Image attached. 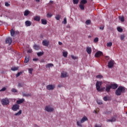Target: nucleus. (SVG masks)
Returning a JSON list of instances; mask_svg holds the SVG:
<instances>
[{
    "label": "nucleus",
    "mask_w": 127,
    "mask_h": 127,
    "mask_svg": "<svg viewBox=\"0 0 127 127\" xmlns=\"http://www.w3.org/2000/svg\"><path fill=\"white\" fill-rule=\"evenodd\" d=\"M68 75L67 74V72L64 71L62 72L61 75V78H66V77H67Z\"/></svg>",
    "instance_id": "obj_12"
},
{
    "label": "nucleus",
    "mask_w": 127,
    "mask_h": 127,
    "mask_svg": "<svg viewBox=\"0 0 127 127\" xmlns=\"http://www.w3.org/2000/svg\"><path fill=\"white\" fill-rule=\"evenodd\" d=\"M111 89H112V88L111 87V85H107L106 86L105 91L107 93H110Z\"/></svg>",
    "instance_id": "obj_14"
},
{
    "label": "nucleus",
    "mask_w": 127,
    "mask_h": 127,
    "mask_svg": "<svg viewBox=\"0 0 127 127\" xmlns=\"http://www.w3.org/2000/svg\"><path fill=\"white\" fill-rule=\"evenodd\" d=\"M14 34H15V31H14V30H13V29H11V30H10L11 36H12V37L14 36Z\"/></svg>",
    "instance_id": "obj_19"
},
{
    "label": "nucleus",
    "mask_w": 127,
    "mask_h": 127,
    "mask_svg": "<svg viewBox=\"0 0 127 127\" xmlns=\"http://www.w3.org/2000/svg\"><path fill=\"white\" fill-rule=\"evenodd\" d=\"M93 113H95V114H97L98 112L96 110H94L93 111Z\"/></svg>",
    "instance_id": "obj_62"
},
{
    "label": "nucleus",
    "mask_w": 127,
    "mask_h": 127,
    "mask_svg": "<svg viewBox=\"0 0 127 127\" xmlns=\"http://www.w3.org/2000/svg\"><path fill=\"white\" fill-rule=\"evenodd\" d=\"M53 66H54L53 64H46V68H50V67H53Z\"/></svg>",
    "instance_id": "obj_25"
},
{
    "label": "nucleus",
    "mask_w": 127,
    "mask_h": 127,
    "mask_svg": "<svg viewBox=\"0 0 127 127\" xmlns=\"http://www.w3.org/2000/svg\"><path fill=\"white\" fill-rule=\"evenodd\" d=\"M99 28H100V29H101V30H104V28H105V27L103 26V27H102V26H100V27H99Z\"/></svg>",
    "instance_id": "obj_55"
},
{
    "label": "nucleus",
    "mask_w": 127,
    "mask_h": 127,
    "mask_svg": "<svg viewBox=\"0 0 127 127\" xmlns=\"http://www.w3.org/2000/svg\"><path fill=\"white\" fill-rule=\"evenodd\" d=\"M106 45L107 47H111V46H113V43H112V42L107 43Z\"/></svg>",
    "instance_id": "obj_29"
},
{
    "label": "nucleus",
    "mask_w": 127,
    "mask_h": 127,
    "mask_svg": "<svg viewBox=\"0 0 127 127\" xmlns=\"http://www.w3.org/2000/svg\"><path fill=\"white\" fill-rule=\"evenodd\" d=\"M63 55L64 57H67V56H68V52H64L63 53Z\"/></svg>",
    "instance_id": "obj_30"
},
{
    "label": "nucleus",
    "mask_w": 127,
    "mask_h": 127,
    "mask_svg": "<svg viewBox=\"0 0 127 127\" xmlns=\"http://www.w3.org/2000/svg\"><path fill=\"white\" fill-rule=\"evenodd\" d=\"M22 74V72H18L16 75V78L19 77V76H20V75H21Z\"/></svg>",
    "instance_id": "obj_38"
},
{
    "label": "nucleus",
    "mask_w": 127,
    "mask_h": 127,
    "mask_svg": "<svg viewBox=\"0 0 127 127\" xmlns=\"http://www.w3.org/2000/svg\"><path fill=\"white\" fill-rule=\"evenodd\" d=\"M126 89L123 86H119L118 89L116 90L115 95L116 96H121L123 93H125Z\"/></svg>",
    "instance_id": "obj_2"
},
{
    "label": "nucleus",
    "mask_w": 127,
    "mask_h": 127,
    "mask_svg": "<svg viewBox=\"0 0 127 127\" xmlns=\"http://www.w3.org/2000/svg\"><path fill=\"white\" fill-rule=\"evenodd\" d=\"M41 22H42V24H44V25L47 24V21L45 19H42Z\"/></svg>",
    "instance_id": "obj_27"
},
{
    "label": "nucleus",
    "mask_w": 127,
    "mask_h": 127,
    "mask_svg": "<svg viewBox=\"0 0 127 127\" xmlns=\"http://www.w3.org/2000/svg\"><path fill=\"white\" fill-rule=\"evenodd\" d=\"M34 20H35L36 21H40V16H36L34 18Z\"/></svg>",
    "instance_id": "obj_17"
},
{
    "label": "nucleus",
    "mask_w": 127,
    "mask_h": 127,
    "mask_svg": "<svg viewBox=\"0 0 127 127\" xmlns=\"http://www.w3.org/2000/svg\"><path fill=\"white\" fill-rule=\"evenodd\" d=\"M116 118H112L111 119V123H113L114 122H116Z\"/></svg>",
    "instance_id": "obj_48"
},
{
    "label": "nucleus",
    "mask_w": 127,
    "mask_h": 127,
    "mask_svg": "<svg viewBox=\"0 0 127 127\" xmlns=\"http://www.w3.org/2000/svg\"><path fill=\"white\" fill-rule=\"evenodd\" d=\"M22 113V110H19L17 113L14 114V116H20V115Z\"/></svg>",
    "instance_id": "obj_26"
},
{
    "label": "nucleus",
    "mask_w": 127,
    "mask_h": 127,
    "mask_svg": "<svg viewBox=\"0 0 127 127\" xmlns=\"http://www.w3.org/2000/svg\"><path fill=\"white\" fill-rule=\"evenodd\" d=\"M97 103L99 105H102L103 104V103L101 102V101H97Z\"/></svg>",
    "instance_id": "obj_56"
},
{
    "label": "nucleus",
    "mask_w": 127,
    "mask_h": 127,
    "mask_svg": "<svg viewBox=\"0 0 127 127\" xmlns=\"http://www.w3.org/2000/svg\"><path fill=\"white\" fill-rule=\"evenodd\" d=\"M30 13V12L28 10H26L24 11V16H27V15H28V14H29Z\"/></svg>",
    "instance_id": "obj_21"
},
{
    "label": "nucleus",
    "mask_w": 127,
    "mask_h": 127,
    "mask_svg": "<svg viewBox=\"0 0 127 127\" xmlns=\"http://www.w3.org/2000/svg\"><path fill=\"white\" fill-rule=\"evenodd\" d=\"M55 18L57 19V20H59L60 18H61V16H60V15H57Z\"/></svg>",
    "instance_id": "obj_32"
},
{
    "label": "nucleus",
    "mask_w": 127,
    "mask_h": 127,
    "mask_svg": "<svg viewBox=\"0 0 127 127\" xmlns=\"http://www.w3.org/2000/svg\"><path fill=\"white\" fill-rule=\"evenodd\" d=\"M12 42V38H11V37H8L6 38L5 43H6V44H8V45H10Z\"/></svg>",
    "instance_id": "obj_7"
},
{
    "label": "nucleus",
    "mask_w": 127,
    "mask_h": 127,
    "mask_svg": "<svg viewBox=\"0 0 127 127\" xmlns=\"http://www.w3.org/2000/svg\"><path fill=\"white\" fill-rule=\"evenodd\" d=\"M27 53H32V50L31 49H30L28 50Z\"/></svg>",
    "instance_id": "obj_51"
},
{
    "label": "nucleus",
    "mask_w": 127,
    "mask_h": 127,
    "mask_svg": "<svg viewBox=\"0 0 127 127\" xmlns=\"http://www.w3.org/2000/svg\"><path fill=\"white\" fill-rule=\"evenodd\" d=\"M53 108L50 107V106H47L45 107V110L49 113H51V112H53Z\"/></svg>",
    "instance_id": "obj_9"
},
{
    "label": "nucleus",
    "mask_w": 127,
    "mask_h": 127,
    "mask_svg": "<svg viewBox=\"0 0 127 127\" xmlns=\"http://www.w3.org/2000/svg\"><path fill=\"white\" fill-rule=\"evenodd\" d=\"M79 8L81 10H84L85 9V5L83 4H79Z\"/></svg>",
    "instance_id": "obj_24"
},
{
    "label": "nucleus",
    "mask_w": 127,
    "mask_h": 127,
    "mask_svg": "<svg viewBox=\"0 0 127 127\" xmlns=\"http://www.w3.org/2000/svg\"><path fill=\"white\" fill-rule=\"evenodd\" d=\"M29 73L30 74H32V71H33V68H29Z\"/></svg>",
    "instance_id": "obj_46"
},
{
    "label": "nucleus",
    "mask_w": 127,
    "mask_h": 127,
    "mask_svg": "<svg viewBox=\"0 0 127 127\" xmlns=\"http://www.w3.org/2000/svg\"><path fill=\"white\" fill-rule=\"evenodd\" d=\"M42 44L44 46H48V45H49V41L46 40H43Z\"/></svg>",
    "instance_id": "obj_11"
},
{
    "label": "nucleus",
    "mask_w": 127,
    "mask_h": 127,
    "mask_svg": "<svg viewBox=\"0 0 127 127\" xmlns=\"http://www.w3.org/2000/svg\"><path fill=\"white\" fill-rule=\"evenodd\" d=\"M33 61H38V59H36V58L33 59Z\"/></svg>",
    "instance_id": "obj_57"
},
{
    "label": "nucleus",
    "mask_w": 127,
    "mask_h": 127,
    "mask_svg": "<svg viewBox=\"0 0 127 127\" xmlns=\"http://www.w3.org/2000/svg\"><path fill=\"white\" fill-rule=\"evenodd\" d=\"M117 30L119 31V32H123V29H122L121 27H118Z\"/></svg>",
    "instance_id": "obj_41"
},
{
    "label": "nucleus",
    "mask_w": 127,
    "mask_h": 127,
    "mask_svg": "<svg viewBox=\"0 0 127 127\" xmlns=\"http://www.w3.org/2000/svg\"><path fill=\"white\" fill-rule=\"evenodd\" d=\"M11 71H16V70H18V67H14L11 68Z\"/></svg>",
    "instance_id": "obj_36"
},
{
    "label": "nucleus",
    "mask_w": 127,
    "mask_h": 127,
    "mask_svg": "<svg viewBox=\"0 0 127 127\" xmlns=\"http://www.w3.org/2000/svg\"><path fill=\"white\" fill-rule=\"evenodd\" d=\"M95 127H101V126H98V125H96L95 126Z\"/></svg>",
    "instance_id": "obj_59"
},
{
    "label": "nucleus",
    "mask_w": 127,
    "mask_h": 127,
    "mask_svg": "<svg viewBox=\"0 0 127 127\" xmlns=\"http://www.w3.org/2000/svg\"><path fill=\"white\" fill-rule=\"evenodd\" d=\"M71 57L72 58V59H73V60H76V59H78V57H75L73 55L71 56Z\"/></svg>",
    "instance_id": "obj_42"
},
{
    "label": "nucleus",
    "mask_w": 127,
    "mask_h": 127,
    "mask_svg": "<svg viewBox=\"0 0 127 127\" xmlns=\"http://www.w3.org/2000/svg\"><path fill=\"white\" fill-rule=\"evenodd\" d=\"M86 52L88 54H91L92 53V48H91V47H87L86 48Z\"/></svg>",
    "instance_id": "obj_16"
},
{
    "label": "nucleus",
    "mask_w": 127,
    "mask_h": 127,
    "mask_svg": "<svg viewBox=\"0 0 127 127\" xmlns=\"http://www.w3.org/2000/svg\"><path fill=\"white\" fill-rule=\"evenodd\" d=\"M125 39V35H122L121 36V40H124Z\"/></svg>",
    "instance_id": "obj_49"
},
{
    "label": "nucleus",
    "mask_w": 127,
    "mask_h": 127,
    "mask_svg": "<svg viewBox=\"0 0 127 127\" xmlns=\"http://www.w3.org/2000/svg\"><path fill=\"white\" fill-rule=\"evenodd\" d=\"M25 25L26 26H30V25H31V22L28 20L26 21Z\"/></svg>",
    "instance_id": "obj_20"
},
{
    "label": "nucleus",
    "mask_w": 127,
    "mask_h": 127,
    "mask_svg": "<svg viewBox=\"0 0 127 127\" xmlns=\"http://www.w3.org/2000/svg\"><path fill=\"white\" fill-rule=\"evenodd\" d=\"M15 34L16 35L17 34H19V32L18 31H15Z\"/></svg>",
    "instance_id": "obj_54"
},
{
    "label": "nucleus",
    "mask_w": 127,
    "mask_h": 127,
    "mask_svg": "<svg viewBox=\"0 0 127 127\" xmlns=\"http://www.w3.org/2000/svg\"><path fill=\"white\" fill-rule=\"evenodd\" d=\"M10 5V4H9V3H8V2H5V6H9Z\"/></svg>",
    "instance_id": "obj_50"
},
{
    "label": "nucleus",
    "mask_w": 127,
    "mask_h": 127,
    "mask_svg": "<svg viewBox=\"0 0 127 127\" xmlns=\"http://www.w3.org/2000/svg\"><path fill=\"white\" fill-rule=\"evenodd\" d=\"M63 23L64 24H67V18H66V17L64 18V20L63 21Z\"/></svg>",
    "instance_id": "obj_35"
},
{
    "label": "nucleus",
    "mask_w": 127,
    "mask_h": 127,
    "mask_svg": "<svg viewBox=\"0 0 127 127\" xmlns=\"http://www.w3.org/2000/svg\"><path fill=\"white\" fill-rule=\"evenodd\" d=\"M22 95L24 97H31V93H22Z\"/></svg>",
    "instance_id": "obj_23"
},
{
    "label": "nucleus",
    "mask_w": 127,
    "mask_h": 127,
    "mask_svg": "<svg viewBox=\"0 0 127 127\" xmlns=\"http://www.w3.org/2000/svg\"><path fill=\"white\" fill-rule=\"evenodd\" d=\"M86 121H88V118L86 116H84L81 120H80V123L81 124H83L84 122H86Z\"/></svg>",
    "instance_id": "obj_15"
},
{
    "label": "nucleus",
    "mask_w": 127,
    "mask_h": 127,
    "mask_svg": "<svg viewBox=\"0 0 127 127\" xmlns=\"http://www.w3.org/2000/svg\"><path fill=\"white\" fill-rule=\"evenodd\" d=\"M115 63V61L111 60L108 63V68H113L114 67V64Z\"/></svg>",
    "instance_id": "obj_5"
},
{
    "label": "nucleus",
    "mask_w": 127,
    "mask_h": 127,
    "mask_svg": "<svg viewBox=\"0 0 127 127\" xmlns=\"http://www.w3.org/2000/svg\"><path fill=\"white\" fill-rule=\"evenodd\" d=\"M76 124L78 127H82V125L81 124V123L80 122V121H77Z\"/></svg>",
    "instance_id": "obj_44"
},
{
    "label": "nucleus",
    "mask_w": 127,
    "mask_h": 127,
    "mask_svg": "<svg viewBox=\"0 0 127 127\" xmlns=\"http://www.w3.org/2000/svg\"><path fill=\"white\" fill-rule=\"evenodd\" d=\"M101 56H103V52L101 51H98L95 54V57L96 58H100Z\"/></svg>",
    "instance_id": "obj_6"
},
{
    "label": "nucleus",
    "mask_w": 127,
    "mask_h": 127,
    "mask_svg": "<svg viewBox=\"0 0 127 127\" xmlns=\"http://www.w3.org/2000/svg\"><path fill=\"white\" fill-rule=\"evenodd\" d=\"M110 87H111V89H113L114 90H116L119 87V85H118L117 84L114 83V84H111L110 85Z\"/></svg>",
    "instance_id": "obj_10"
},
{
    "label": "nucleus",
    "mask_w": 127,
    "mask_h": 127,
    "mask_svg": "<svg viewBox=\"0 0 127 127\" xmlns=\"http://www.w3.org/2000/svg\"><path fill=\"white\" fill-rule=\"evenodd\" d=\"M11 92H12L13 93H17V90L16 89H15V88H12L11 89Z\"/></svg>",
    "instance_id": "obj_45"
},
{
    "label": "nucleus",
    "mask_w": 127,
    "mask_h": 127,
    "mask_svg": "<svg viewBox=\"0 0 127 127\" xmlns=\"http://www.w3.org/2000/svg\"><path fill=\"white\" fill-rule=\"evenodd\" d=\"M50 3H53V1L50 0Z\"/></svg>",
    "instance_id": "obj_61"
},
{
    "label": "nucleus",
    "mask_w": 127,
    "mask_h": 127,
    "mask_svg": "<svg viewBox=\"0 0 127 127\" xmlns=\"http://www.w3.org/2000/svg\"><path fill=\"white\" fill-rule=\"evenodd\" d=\"M98 41H99V38L96 37L94 39L93 42L94 43H97V42H98Z\"/></svg>",
    "instance_id": "obj_37"
},
{
    "label": "nucleus",
    "mask_w": 127,
    "mask_h": 127,
    "mask_svg": "<svg viewBox=\"0 0 127 127\" xmlns=\"http://www.w3.org/2000/svg\"><path fill=\"white\" fill-rule=\"evenodd\" d=\"M22 86H23V85L21 83H18V87H21Z\"/></svg>",
    "instance_id": "obj_53"
},
{
    "label": "nucleus",
    "mask_w": 127,
    "mask_h": 127,
    "mask_svg": "<svg viewBox=\"0 0 127 127\" xmlns=\"http://www.w3.org/2000/svg\"><path fill=\"white\" fill-rule=\"evenodd\" d=\"M24 101H25L24 99L22 98L21 99L17 100L16 103L17 104V105H20V104H22V103H23V102H24Z\"/></svg>",
    "instance_id": "obj_13"
},
{
    "label": "nucleus",
    "mask_w": 127,
    "mask_h": 127,
    "mask_svg": "<svg viewBox=\"0 0 127 127\" xmlns=\"http://www.w3.org/2000/svg\"><path fill=\"white\" fill-rule=\"evenodd\" d=\"M91 37H92V36H88V38H91Z\"/></svg>",
    "instance_id": "obj_64"
},
{
    "label": "nucleus",
    "mask_w": 127,
    "mask_h": 127,
    "mask_svg": "<svg viewBox=\"0 0 127 127\" xmlns=\"http://www.w3.org/2000/svg\"><path fill=\"white\" fill-rule=\"evenodd\" d=\"M103 84L102 81H97L96 83V88L98 92H103L106 88L101 87V86Z\"/></svg>",
    "instance_id": "obj_1"
},
{
    "label": "nucleus",
    "mask_w": 127,
    "mask_h": 127,
    "mask_svg": "<svg viewBox=\"0 0 127 127\" xmlns=\"http://www.w3.org/2000/svg\"><path fill=\"white\" fill-rule=\"evenodd\" d=\"M19 105L18 104H14L12 106L11 110L14 112H16L18 110H19Z\"/></svg>",
    "instance_id": "obj_4"
},
{
    "label": "nucleus",
    "mask_w": 127,
    "mask_h": 127,
    "mask_svg": "<svg viewBox=\"0 0 127 127\" xmlns=\"http://www.w3.org/2000/svg\"><path fill=\"white\" fill-rule=\"evenodd\" d=\"M53 15L52 13H48L47 14V17H48V18L52 17Z\"/></svg>",
    "instance_id": "obj_34"
},
{
    "label": "nucleus",
    "mask_w": 127,
    "mask_h": 127,
    "mask_svg": "<svg viewBox=\"0 0 127 127\" xmlns=\"http://www.w3.org/2000/svg\"><path fill=\"white\" fill-rule=\"evenodd\" d=\"M59 45H62V42H59Z\"/></svg>",
    "instance_id": "obj_58"
},
{
    "label": "nucleus",
    "mask_w": 127,
    "mask_h": 127,
    "mask_svg": "<svg viewBox=\"0 0 127 127\" xmlns=\"http://www.w3.org/2000/svg\"><path fill=\"white\" fill-rule=\"evenodd\" d=\"M44 54V53L43 52H40L37 53V56H42V55H43Z\"/></svg>",
    "instance_id": "obj_39"
},
{
    "label": "nucleus",
    "mask_w": 127,
    "mask_h": 127,
    "mask_svg": "<svg viewBox=\"0 0 127 127\" xmlns=\"http://www.w3.org/2000/svg\"><path fill=\"white\" fill-rule=\"evenodd\" d=\"M47 90H54L55 89V85L49 84L46 86Z\"/></svg>",
    "instance_id": "obj_8"
},
{
    "label": "nucleus",
    "mask_w": 127,
    "mask_h": 127,
    "mask_svg": "<svg viewBox=\"0 0 127 127\" xmlns=\"http://www.w3.org/2000/svg\"><path fill=\"white\" fill-rule=\"evenodd\" d=\"M87 0H81V4H86L87 3Z\"/></svg>",
    "instance_id": "obj_31"
},
{
    "label": "nucleus",
    "mask_w": 127,
    "mask_h": 127,
    "mask_svg": "<svg viewBox=\"0 0 127 127\" xmlns=\"http://www.w3.org/2000/svg\"><path fill=\"white\" fill-rule=\"evenodd\" d=\"M85 23L87 25H89L91 23V20H87L85 22Z\"/></svg>",
    "instance_id": "obj_40"
},
{
    "label": "nucleus",
    "mask_w": 127,
    "mask_h": 127,
    "mask_svg": "<svg viewBox=\"0 0 127 127\" xmlns=\"http://www.w3.org/2000/svg\"><path fill=\"white\" fill-rule=\"evenodd\" d=\"M24 62V63H28L29 62V57H25Z\"/></svg>",
    "instance_id": "obj_22"
},
{
    "label": "nucleus",
    "mask_w": 127,
    "mask_h": 127,
    "mask_svg": "<svg viewBox=\"0 0 127 127\" xmlns=\"http://www.w3.org/2000/svg\"><path fill=\"white\" fill-rule=\"evenodd\" d=\"M33 48L35 49V50H39L40 49V47H39V45H34L33 46Z\"/></svg>",
    "instance_id": "obj_18"
},
{
    "label": "nucleus",
    "mask_w": 127,
    "mask_h": 127,
    "mask_svg": "<svg viewBox=\"0 0 127 127\" xmlns=\"http://www.w3.org/2000/svg\"><path fill=\"white\" fill-rule=\"evenodd\" d=\"M6 90V88L3 87L2 89L0 90V92H4Z\"/></svg>",
    "instance_id": "obj_47"
},
{
    "label": "nucleus",
    "mask_w": 127,
    "mask_h": 127,
    "mask_svg": "<svg viewBox=\"0 0 127 127\" xmlns=\"http://www.w3.org/2000/svg\"><path fill=\"white\" fill-rule=\"evenodd\" d=\"M2 106H7L9 105V99L7 98H3L1 100Z\"/></svg>",
    "instance_id": "obj_3"
},
{
    "label": "nucleus",
    "mask_w": 127,
    "mask_h": 127,
    "mask_svg": "<svg viewBox=\"0 0 127 127\" xmlns=\"http://www.w3.org/2000/svg\"><path fill=\"white\" fill-rule=\"evenodd\" d=\"M107 122L109 123V122H111V119L107 120Z\"/></svg>",
    "instance_id": "obj_60"
},
{
    "label": "nucleus",
    "mask_w": 127,
    "mask_h": 127,
    "mask_svg": "<svg viewBox=\"0 0 127 127\" xmlns=\"http://www.w3.org/2000/svg\"><path fill=\"white\" fill-rule=\"evenodd\" d=\"M37 2H39L40 1V0H35Z\"/></svg>",
    "instance_id": "obj_63"
},
{
    "label": "nucleus",
    "mask_w": 127,
    "mask_h": 127,
    "mask_svg": "<svg viewBox=\"0 0 127 127\" xmlns=\"http://www.w3.org/2000/svg\"><path fill=\"white\" fill-rule=\"evenodd\" d=\"M103 100H104V101H108V97L105 96V97L103 98Z\"/></svg>",
    "instance_id": "obj_52"
},
{
    "label": "nucleus",
    "mask_w": 127,
    "mask_h": 127,
    "mask_svg": "<svg viewBox=\"0 0 127 127\" xmlns=\"http://www.w3.org/2000/svg\"><path fill=\"white\" fill-rule=\"evenodd\" d=\"M73 4H78L79 3V0H73Z\"/></svg>",
    "instance_id": "obj_33"
},
{
    "label": "nucleus",
    "mask_w": 127,
    "mask_h": 127,
    "mask_svg": "<svg viewBox=\"0 0 127 127\" xmlns=\"http://www.w3.org/2000/svg\"><path fill=\"white\" fill-rule=\"evenodd\" d=\"M119 19L121 20L122 22H124L125 21V17L124 16H120L119 17Z\"/></svg>",
    "instance_id": "obj_28"
},
{
    "label": "nucleus",
    "mask_w": 127,
    "mask_h": 127,
    "mask_svg": "<svg viewBox=\"0 0 127 127\" xmlns=\"http://www.w3.org/2000/svg\"><path fill=\"white\" fill-rule=\"evenodd\" d=\"M96 78L97 79H102V78H103V75H98L96 76Z\"/></svg>",
    "instance_id": "obj_43"
}]
</instances>
